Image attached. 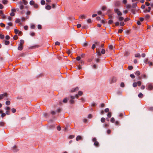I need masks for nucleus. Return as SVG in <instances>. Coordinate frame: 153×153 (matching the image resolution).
<instances>
[{"mask_svg":"<svg viewBox=\"0 0 153 153\" xmlns=\"http://www.w3.org/2000/svg\"><path fill=\"white\" fill-rule=\"evenodd\" d=\"M25 42L23 40L21 39L18 45V49L19 51H22L23 48V45Z\"/></svg>","mask_w":153,"mask_h":153,"instance_id":"1","label":"nucleus"},{"mask_svg":"<svg viewBox=\"0 0 153 153\" xmlns=\"http://www.w3.org/2000/svg\"><path fill=\"white\" fill-rule=\"evenodd\" d=\"M96 53L97 54V55L99 56H100L101 55V54H104L105 53V50L103 49H102L100 53V51L99 49L97 48L96 49Z\"/></svg>","mask_w":153,"mask_h":153,"instance_id":"2","label":"nucleus"},{"mask_svg":"<svg viewBox=\"0 0 153 153\" xmlns=\"http://www.w3.org/2000/svg\"><path fill=\"white\" fill-rule=\"evenodd\" d=\"M8 96V94L7 93H5L0 94V100H1L4 98H6V100H7V98Z\"/></svg>","mask_w":153,"mask_h":153,"instance_id":"3","label":"nucleus"},{"mask_svg":"<svg viewBox=\"0 0 153 153\" xmlns=\"http://www.w3.org/2000/svg\"><path fill=\"white\" fill-rule=\"evenodd\" d=\"M146 89L148 90H152L153 89V84L152 83H148L147 85Z\"/></svg>","mask_w":153,"mask_h":153,"instance_id":"4","label":"nucleus"},{"mask_svg":"<svg viewBox=\"0 0 153 153\" xmlns=\"http://www.w3.org/2000/svg\"><path fill=\"white\" fill-rule=\"evenodd\" d=\"M114 11L116 13L118 16H121L122 15V13L118 9L115 8L114 9Z\"/></svg>","mask_w":153,"mask_h":153,"instance_id":"5","label":"nucleus"},{"mask_svg":"<svg viewBox=\"0 0 153 153\" xmlns=\"http://www.w3.org/2000/svg\"><path fill=\"white\" fill-rule=\"evenodd\" d=\"M92 141L94 142V144L95 146L97 147L99 146V142L97 141V139L95 137H94L93 138Z\"/></svg>","mask_w":153,"mask_h":153,"instance_id":"6","label":"nucleus"},{"mask_svg":"<svg viewBox=\"0 0 153 153\" xmlns=\"http://www.w3.org/2000/svg\"><path fill=\"white\" fill-rule=\"evenodd\" d=\"M10 108L9 107H7L5 108V110H6V114L9 115L10 114Z\"/></svg>","mask_w":153,"mask_h":153,"instance_id":"7","label":"nucleus"},{"mask_svg":"<svg viewBox=\"0 0 153 153\" xmlns=\"http://www.w3.org/2000/svg\"><path fill=\"white\" fill-rule=\"evenodd\" d=\"M117 80L116 77H113L111 79L110 81V82L111 83L115 82Z\"/></svg>","mask_w":153,"mask_h":153,"instance_id":"8","label":"nucleus"},{"mask_svg":"<svg viewBox=\"0 0 153 153\" xmlns=\"http://www.w3.org/2000/svg\"><path fill=\"white\" fill-rule=\"evenodd\" d=\"M15 22L16 23H18L19 25L22 24V23L21 22V20L19 19H16L15 20Z\"/></svg>","mask_w":153,"mask_h":153,"instance_id":"9","label":"nucleus"},{"mask_svg":"<svg viewBox=\"0 0 153 153\" xmlns=\"http://www.w3.org/2000/svg\"><path fill=\"white\" fill-rule=\"evenodd\" d=\"M99 45V42H95V44L93 45L92 47V49H94L95 48L96 45Z\"/></svg>","mask_w":153,"mask_h":153,"instance_id":"10","label":"nucleus"},{"mask_svg":"<svg viewBox=\"0 0 153 153\" xmlns=\"http://www.w3.org/2000/svg\"><path fill=\"white\" fill-rule=\"evenodd\" d=\"M82 92L81 91H79L78 92V94H76V97L77 98H78V95L79 96H81L82 94Z\"/></svg>","mask_w":153,"mask_h":153,"instance_id":"11","label":"nucleus"},{"mask_svg":"<svg viewBox=\"0 0 153 153\" xmlns=\"http://www.w3.org/2000/svg\"><path fill=\"white\" fill-rule=\"evenodd\" d=\"M79 89V88L77 87L75 88H73V89L71 90V92H73L75 91H76L78 90Z\"/></svg>","mask_w":153,"mask_h":153,"instance_id":"12","label":"nucleus"},{"mask_svg":"<svg viewBox=\"0 0 153 153\" xmlns=\"http://www.w3.org/2000/svg\"><path fill=\"white\" fill-rule=\"evenodd\" d=\"M151 8V7H148V9H145V10H144V12H149L150 11Z\"/></svg>","mask_w":153,"mask_h":153,"instance_id":"13","label":"nucleus"},{"mask_svg":"<svg viewBox=\"0 0 153 153\" xmlns=\"http://www.w3.org/2000/svg\"><path fill=\"white\" fill-rule=\"evenodd\" d=\"M82 139V137L80 136H77L76 138V140L77 141H78L80 140H81Z\"/></svg>","mask_w":153,"mask_h":153,"instance_id":"14","label":"nucleus"},{"mask_svg":"<svg viewBox=\"0 0 153 153\" xmlns=\"http://www.w3.org/2000/svg\"><path fill=\"white\" fill-rule=\"evenodd\" d=\"M51 8V6L49 5H48L45 7V9L47 10H50Z\"/></svg>","mask_w":153,"mask_h":153,"instance_id":"15","label":"nucleus"},{"mask_svg":"<svg viewBox=\"0 0 153 153\" xmlns=\"http://www.w3.org/2000/svg\"><path fill=\"white\" fill-rule=\"evenodd\" d=\"M86 16L84 15H81L79 16V18L82 19H85Z\"/></svg>","mask_w":153,"mask_h":153,"instance_id":"16","label":"nucleus"},{"mask_svg":"<svg viewBox=\"0 0 153 153\" xmlns=\"http://www.w3.org/2000/svg\"><path fill=\"white\" fill-rule=\"evenodd\" d=\"M138 97L140 98H142L143 97V94L141 93H140L138 94Z\"/></svg>","mask_w":153,"mask_h":153,"instance_id":"17","label":"nucleus"},{"mask_svg":"<svg viewBox=\"0 0 153 153\" xmlns=\"http://www.w3.org/2000/svg\"><path fill=\"white\" fill-rule=\"evenodd\" d=\"M120 4V3L119 1H117L115 2V6L116 7H117L119 6Z\"/></svg>","mask_w":153,"mask_h":153,"instance_id":"18","label":"nucleus"},{"mask_svg":"<svg viewBox=\"0 0 153 153\" xmlns=\"http://www.w3.org/2000/svg\"><path fill=\"white\" fill-rule=\"evenodd\" d=\"M135 74L137 76H139L140 74V73L139 71H137L135 73Z\"/></svg>","mask_w":153,"mask_h":153,"instance_id":"19","label":"nucleus"},{"mask_svg":"<svg viewBox=\"0 0 153 153\" xmlns=\"http://www.w3.org/2000/svg\"><path fill=\"white\" fill-rule=\"evenodd\" d=\"M35 4V3L34 1L33 0L31 1L30 2V4L31 5H33Z\"/></svg>","mask_w":153,"mask_h":153,"instance_id":"20","label":"nucleus"},{"mask_svg":"<svg viewBox=\"0 0 153 153\" xmlns=\"http://www.w3.org/2000/svg\"><path fill=\"white\" fill-rule=\"evenodd\" d=\"M119 20L120 21H122L124 20V18L122 16H119L118 17Z\"/></svg>","mask_w":153,"mask_h":153,"instance_id":"21","label":"nucleus"},{"mask_svg":"<svg viewBox=\"0 0 153 153\" xmlns=\"http://www.w3.org/2000/svg\"><path fill=\"white\" fill-rule=\"evenodd\" d=\"M8 2V1L7 0H3L2 1L3 3L4 4H7Z\"/></svg>","mask_w":153,"mask_h":153,"instance_id":"22","label":"nucleus"},{"mask_svg":"<svg viewBox=\"0 0 153 153\" xmlns=\"http://www.w3.org/2000/svg\"><path fill=\"white\" fill-rule=\"evenodd\" d=\"M137 83V85L138 86H140L142 84L141 82L140 81H138Z\"/></svg>","mask_w":153,"mask_h":153,"instance_id":"23","label":"nucleus"},{"mask_svg":"<svg viewBox=\"0 0 153 153\" xmlns=\"http://www.w3.org/2000/svg\"><path fill=\"white\" fill-rule=\"evenodd\" d=\"M105 121V119L104 117H102L101 119V121L102 123H104Z\"/></svg>","mask_w":153,"mask_h":153,"instance_id":"24","label":"nucleus"},{"mask_svg":"<svg viewBox=\"0 0 153 153\" xmlns=\"http://www.w3.org/2000/svg\"><path fill=\"white\" fill-rule=\"evenodd\" d=\"M10 44V42L8 41H5L4 42V44L6 45H8Z\"/></svg>","mask_w":153,"mask_h":153,"instance_id":"25","label":"nucleus"},{"mask_svg":"<svg viewBox=\"0 0 153 153\" xmlns=\"http://www.w3.org/2000/svg\"><path fill=\"white\" fill-rule=\"evenodd\" d=\"M34 7L35 8H38L39 6L37 4H35L33 5Z\"/></svg>","mask_w":153,"mask_h":153,"instance_id":"26","label":"nucleus"},{"mask_svg":"<svg viewBox=\"0 0 153 153\" xmlns=\"http://www.w3.org/2000/svg\"><path fill=\"white\" fill-rule=\"evenodd\" d=\"M132 85H133V86L135 88V87H136L137 86V82H135L133 83Z\"/></svg>","mask_w":153,"mask_h":153,"instance_id":"27","label":"nucleus"},{"mask_svg":"<svg viewBox=\"0 0 153 153\" xmlns=\"http://www.w3.org/2000/svg\"><path fill=\"white\" fill-rule=\"evenodd\" d=\"M107 116L109 118L111 117V112H109L107 114Z\"/></svg>","mask_w":153,"mask_h":153,"instance_id":"28","label":"nucleus"},{"mask_svg":"<svg viewBox=\"0 0 153 153\" xmlns=\"http://www.w3.org/2000/svg\"><path fill=\"white\" fill-rule=\"evenodd\" d=\"M5 103H6V104L7 105H8L10 104V101H7Z\"/></svg>","mask_w":153,"mask_h":153,"instance_id":"29","label":"nucleus"},{"mask_svg":"<svg viewBox=\"0 0 153 153\" xmlns=\"http://www.w3.org/2000/svg\"><path fill=\"white\" fill-rule=\"evenodd\" d=\"M135 56L137 57L140 58V53H137L135 55Z\"/></svg>","mask_w":153,"mask_h":153,"instance_id":"30","label":"nucleus"},{"mask_svg":"<svg viewBox=\"0 0 153 153\" xmlns=\"http://www.w3.org/2000/svg\"><path fill=\"white\" fill-rule=\"evenodd\" d=\"M1 117L2 118H3L4 117H5L6 114V113H3V112H2V113H1Z\"/></svg>","mask_w":153,"mask_h":153,"instance_id":"31","label":"nucleus"},{"mask_svg":"<svg viewBox=\"0 0 153 153\" xmlns=\"http://www.w3.org/2000/svg\"><path fill=\"white\" fill-rule=\"evenodd\" d=\"M106 7L105 6H104L102 7V9L103 10H106Z\"/></svg>","mask_w":153,"mask_h":153,"instance_id":"32","label":"nucleus"},{"mask_svg":"<svg viewBox=\"0 0 153 153\" xmlns=\"http://www.w3.org/2000/svg\"><path fill=\"white\" fill-rule=\"evenodd\" d=\"M19 32V31L17 29H14V32L16 34H18Z\"/></svg>","mask_w":153,"mask_h":153,"instance_id":"33","label":"nucleus"},{"mask_svg":"<svg viewBox=\"0 0 153 153\" xmlns=\"http://www.w3.org/2000/svg\"><path fill=\"white\" fill-rule=\"evenodd\" d=\"M67 98H65L63 99V102L65 103H66L67 102Z\"/></svg>","mask_w":153,"mask_h":153,"instance_id":"34","label":"nucleus"},{"mask_svg":"<svg viewBox=\"0 0 153 153\" xmlns=\"http://www.w3.org/2000/svg\"><path fill=\"white\" fill-rule=\"evenodd\" d=\"M109 124H105L104 125V126L105 128H107L109 126Z\"/></svg>","mask_w":153,"mask_h":153,"instance_id":"35","label":"nucleus"},{"mask_svg":"<svg viewBox=\"0 0 153 153\" xmlns=\"http://www.w3.org/2000/svg\"><path fill=\"white\" fill-rule=\"evenodd\" d=\"M150 17V16L149 14H146L145 16V18L146 19H149Z\"/></svg>","mask_w":153,"mask_h":153,"instance_id":"36","label":"nucleus"},{"mask_svg":"<svg viewBox=\"0 0 153 153\" xmlns=\"http://www.w3.org/2000/svg\"><path fill=\"white\" fill-rule=\"evenodd\" d=\"M41 3L42 5H44L45 4V1L44 0H42L41 2Z\"/></svg>","mask_w":153,"mask_h":153,"instance_id":"37","label":"nucleus"},{"mask_svg":"<svg viewBox=\"0 0 153 153\" xmlns=\"http://www.w3.org/2000/svg\"><path fill=\"white\" fill-rule=\"evenodd\" d=\"M4 123L3 122H0V126H3L4 125Z\"/></svg>","mask_w":153,"mask_h":153,"instance_id":"38","label":"nucleus"},{"mask_svg":"<svg viewBox=\"0 0 153 153\" xmlns=\"http://www.w3.org/2000/svg\"><path fill=\"white\" fill-rule=\"evenodd\" d=\"M4 36L3 35L0 34V38L2 39L4 38Z\"/></svg>","mask_w":153,"mask_h":153,"instance_id":"39","label":"nucleus"},{"mask_svg":"<svg viewBox=\"0 0 153 153\" xmlns=\"http://www.w3.org/2000/svg\"><path fill=\"white\" fill-rule=\"evenodd\" d=\"M142 78L145 79L147 78V76L145 74H143L142 75Z\"/></svg>","mask_w":153,"mask_h":153,"instance_id":"40","label":"nucleus"},{"mask_svg":"<svg viewBox=\"0 0 153 153\" xmlns=\"http://www.w3.org/2000/svg\"><path fill=\"white\" fill-rule=\"evenodd\" d=\"M114 121H115V120H114V117H112L111 118L110 121L111 122L114 123Z\"/></svg>","mask_w":153,"mask_h":153,"instance_id":"41","label":"nucleus"},{"mask_svg":"<svg viewBox=\"0 0 153 153\" xmlns=\"http://www.w3.org/2000/svg\"><path fill=\"white\" fill-rule=\"evenodd\" d=\"M30 28L31 29H34L35 28V26L33 24H31L30 26Z\"/></svg>","mask_w":153,"mask_h":153,"instance_id":"42","label":"nucleus"},{"mask_svg":"<svg viewBox=\"0 0 153 153\" xmlns=\"http://www.w3.org/2000/svg\"><path fill=\"white\" fill-rule=\"evenodd\" d=\"M125 7H126V8H129L131 7V5L129 4H127L125 6Z\"/></svg>","mask_w":153,"mask_h":153,"instance_id":"43","label":"nucleus"},{"mask_svg":"<svg viewBox=\"0 0 153 153\" xmlns=\"http://www.w3.org/2000/svg\"><path fill=\"white\" fill-rule=\"evenodd\" d=\"M24 28L25 30H27L28 29V27L26 25L24 26Z\"/></svg>","mask_w":153,"mask_h":153,"instance_id":"44","label":"nucleus"},{"mask_svg":"<svg viewBox=\"0 0 153 153\" xmlns=\"http://www.w3.org/2000/svg\"><path fill=\"white\" fill-rule=\"evenodd\" d=\"M145 86L144 85H142L141 86V89L142 90H143L145 89Z\"/></svg>","mask_w":153,"mask_h":153,"instance_id":"45","label":"nucleus"},{"mask_svg":"<svg viewBox=\"0 0 153 153\" xmlns=\"http://www.w3.org/2000/svg\"><path fill=\"white\" fill-rule=\"evenodd\" d=\"M11 110L12 112L13 113H15L16 111V109L14 108H12Z\"/></svg>","mask_w":153,"mask_h":153,"instance_id":"46","label":"nucleus"},{"mask_svg":"<svg viewBox=\"0 0 153 153\" xmlns=\"http://www.w3.org/2000/svg\"><path fill=\"white\" fill-rule=\"evenodd\" d=\"M133 68V67L132 66H130L128 67V69L130 70H132Z\"/></svg>","mask_w":153,"mask_h":153,"instance_id":"47","label":"nucleus"},{"mask_svg":"<svg viewBox=\"0 0 153 153\" xmlns=\"http://www.w3.org/2000/svg\"><path fill=\"white\" fill-rule=\"evenodd\" d=\"M130 76L132 78L134 79L135 78V76L133 74H131L130 75Z\"/></svg>","mask_w":153,"mask_h":153,"instance_id":"48","label":"nucleus"},{"mask_svg":"<svg viewBox=\"0 0 153 153\" xmlns=\"http://www.w3.org/2000/svg\"><path fill=\"white\" fill-rule=\"evenodd\" d=\"M124 23L123 22H121L120 23V25L121 26H123L124 25Z\"/></svg>","mask_w":153,"mask_h":153,"instance_id":"49","label":"nucleus"},{"mask_svg":"<svg viewBox=\"0 0 153 153\" xmlns=\"http://www.w3.org/2000/svg\"><path fill=\"white\" fill-rule=\"evenodd\" d=\"M18 37L17 35H15L13 37V39L15 40H16L18 39Z\"/></svg>","mask_w":153,"mask_h":153,"instance_id":"50","label":"nucleus"},{"mask_svg":"<svg viewBox=\"0 0 153 153\" xmlns=\"http://www.w3.org/2000/svg\"><path fill=\"white\" fill-rule=\"evenodd\" d=\"M24 6L22 5H21L20 6V9L21 10H22L24 8Z\"/></svg>","mask_w":153,"mask_h":153,"instance_id":"51","label":"nucleus"},{"mask_svg":"<svg viewBox=\"0 0 153 153\" xmlns=\"http://www.w3.org/2000/svg\"><path fill=\"white\" fill-rule=\"evenodd\" d=\"M31 13V12L30 11H28L27 12L26 14L27 15H30Z\"/></svg>","mask_w":153,"mask_h":153,"instance_id":"52","label":"nucleus"},{"mask_svg":"<svg viewBox=\"0 0 153 153\" xmlns=\"http://www.w3.org/2000/svg\"><path fill=\"white\" fill-rule=\"evenodd\" d=\"M0 26L2 27H5V25L2 23H1L0 24Z\"/></svg>","mask_w":153,"mask_h":153,"instance_id":"53","label":"nucleus"},{"mask_svg":"<svg viewBox=\"0 0 153 153\" xmlns=\"http://www.w3.org/2000/svg\"><path fill=\"white\" fill-rule=\"evenodd\" d=\"M38 28L39 29H41L42 28V26L41 25H38Z\"/></svg>","mask_w":153,"mask_h":153,"instance_id":"54","label":"nucleus"},{"mask_svg":"<svg viewBox=\"0 0 153 153\" xmlns=\"http://www.w3.org/2000/svg\"><path fill=\"white\" fill-rule=\"evenodd\" d=\"M23 3L25 5H26L27 4L28 2L27 1L25 0L23 1Z\"/></svg>","mask_w":153,"mask_h":153,"instance_id":"55","label":"nucleus"},{"mask_svg":"<svg viewBox=\"0 0 153 153\" xmlns=\"http://www.w3.org/2000/svg\"><path fill=\"white\" fill-rule=\"evenodd\" d=\"M109 111V109L108 108H106L105 109V112H108Z\"/></svg>","mask_w":153,"mask_h":153,"instance_id":"56","label":"nucleus"},{"mask_svg":"<svg viewBox=\"0 0 153 153\" xmlns=\"http://www.w3.org/2000/svg\"><path fill=\"white\" fill-rule=\"evenodd\" d=\"M57 129L58 131H60L61 129V127L60 126H58L57 127Z\"/></svg>","mask_w":153,"mask_h":153,"instance_id":"57","label":"nucleus"},{"mask_svg":"<svg viewBox=\"0 0 153 153\" xmlns=\"http://www.w3.org/2000/svg\"><path fill=\"white\" fill-rule=\"evenodd\" d=\"M113 22V21L111 19V20H110L109 21H108V23L109 24H112V23Z\"/></svg>","mask_w":153,"mask_h":153,"instance_id":"58","label":"nucleus"},{"mask_svg":"<svg viewBox=\"0 0 153 153\" xmlns=\"http://www.w3.org/2000/svg\"><path fill=\"white\" fill-rule=\"evenodd\" d=\"M74 137V136L73 135H71L69 136V138L70 139H71L73 138Z\"/></svg>","mask_w":153,"mask_h":153,"instance_id":"59","label":"nucleus"},{"mask_svg":"<svg viewBox=\"0 0 153 153\" xmlns=\"http://www.w3.org/2000/svg\"><path fill=\"white\" fill-rule=\"evenodd\" d=\"M120 86L121 87H124L125 85L124 84L123 82H122L121 83Z\"/></svg>","mask_w":153,"mask_h":153,"instance_id":"60","label":"nucleus"},{"mask_svg":"<svg viewBox=\"0 0 153 153\" xmlns=\"http://www.w3.org/2000/svg\"><path fill=\"white\" fill-rule=\"evenodd\" d=\"M5 18H6V16L4 14L2 15L1 16V18L2 19H4Z\"/></svg>","mask_w":153,"mask_h":153,"instance_id":"61","label":"nucleus"},{"mask_svg":"<svg viewBox=\"0 0 153 153\" xmlns=\"http://www.w3.org/2000/svg\"><path fill=\"white\" fill-rule=\"evenodd\" d=\"M15 15V13L13 12H11L10 13V16H14Z\"/></svg>","mask_w":153,"mask_h":153,"instance_id":"62","label":"nucleus"},{"mask_svg":"<svg viewBox=\"0 0 153 153\" xmlns=\"http://www.w3.org/2000/svg\"><path fill=\"white\" fill-rule=\"evenodd\" d=\"M30 35L32 36H33L35 35V33L34 32H31L30 33Z\"/></svg>","mask_w":153,"mask_h":153,"instance_id":"63","label":"nucleus"},{"mask_svg":"<svg viewBox=\"0 0 153 153\" xmlns=\"http://www.w3.org/2000/svg\"><path fill=\"white\" fill-rule=\"evenodd\" d=\"M123 30L122 29H119L118 31V33H121L123 32Z\"/></svg>","mask_w":153,"mask_h":153,"instance_id":"64","label":"nucleus"}]
</instances>
